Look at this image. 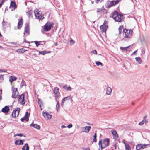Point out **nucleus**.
Returning <instances> with one entry per match:
<instances>
[{
  "label": "nucleus",
  "instance_id": "1",
  "mask_svg": "<svg viewBox=\"0 0 150 150\" xmlns=\"http://www.w3.org/2000/svg\"><path fill=\"white\" fill-rule=\"evenodd\" d=\"M112 18L116 22H120L123 20V15L119 14L116 11L112 13Z\"/></svg>",
  "mask_w": 150,
  "mask_h": 150
},
{
  "label": "nucleus",
  "instance_id": "2",
  "mask_svg": "<svg viewBox=\"0 0 150 150\" xmlns=\"http://www.w3.org/2000/svg\"><path fill=\"white\" fill-rule=\"evenodd\" d=\"M109 139L108 138L103 139L100 140L98 143V145L101 149L106 148L109 144Z\"/></svg>",
  "mask_w": 150,
  "mask_h": 150
},
{
  "label": "nucleus",
  "instance_id": "3",
  "mask_svg": "<svg viewBox=\"0 0 150 150\" xmlns=\"http://www.w3.org/2000/svg\"><path fill=\"white\" fill-rule=\"evenodd\" d=\"M132 30L124 29L123 31V36L125 38L129 39L131 38L132 35Z\"/></svg>",
  "mask_w": 150,
  "mask_h": 150
},
{
  "label": "nucleus",
  "instance_id": "4",
  "mask_svg": "<svg viewBox=\"0 0 150 150\" xmlns=\"http://www.w3.org/2000/svg\"><path fill=\"white\" fill-rule=\"evenodd\" d=\"M53 24L54 23L52 22H47L44 25V27L43 28L45 32L49 31V30H50Z\"/></svg>",
  "mask_w": 150,
  "mask_h": 150
},
{
  "label": "nucleus",
  "instance_id": "5",
  "mask_svg": "<svg viewBox=\"0 0 150 150\" xmlns=\"http://www.w3.org/2000/svg\"><path fill=\"white\" fill-rule=\"evenodd\" d=\"M108 27V23L105 21L103 24L100 26V28L101 32L102 33H104L106 34V31Z\"/></svg>",
  "mask_w": 150,
  "mask_h": 150
},
{
  "label": "nucleus",
  "instance_id": "6",
  "mask_svg": "<svg viewBox=\"0 0 150 150\" xmlns=\"http://www.w3.org/2000/svg\"><path fill=\"white\" fill-rule=\"evenodd\" d=\"M20 111V108H17L16 110H13L12 114V116L13 118L16 117L18 116L19 114V113Z\"/></svg>",
  "mask_w": 150,
  "mask_h": 150
},
{
  "label": "nucleus",
  "instance_id": "7",
  "mask_svg": "<svg viewBox=\"0 0 150 150\" xmlns=\"http://www.w3.org/2000/svg\"><path fill=\"white\" fill-rule=\"evenodd\" d=\"M25 94L23 93L19 96L18 101L21 105H23L25 104V101L24 99Z\"/></svg>",
  "mask_w": 150,
  "mask_h": 150
},
{
  "label": "nucleus",
  "instance_id": "8",
  "mask_svg": "<svg viewBox=\"0 0 150 150\" xmlns=\"http://www.w3.org/2000/svg\"><path fill=\"white\" fill-rule=\"evenodd\" d=\"M12 91V97L13 98H16L18 94L17 89L13 87Z\"/></svg>",
  "mask_w": 150,
  "mask_h": 150
},
{
  "label": "nucleus",
  "instance_id": "9",
  "mask_svg": "<svg viewBox=\"0 0 150 150\" xmlns=\"http://www.w3.org/2000/svg\"><path fill=\"white\" fill-rule=\"evenodd\" d=\"M34 13L35 16L36 18H37L39 20H42L43 18V17L38 12L37 10H35L34 11Z\"/></svg>",
  "mask_w": 150,
  "mask_h": 150
},
{
  "label": "nucleus",
  "instance_id": "10",
  "mask_svg": "<svg viewBox=\"0 0 150 150\" xmlns=\"http://www.w3.org/2000/svg\"><path fill=\"white\" fill-rule=\"evenodd\" d=\"M71 100V102L73 100L71 98V97L70 96H67V97H64L62 100V102L61 103V106L62 107H63L64 105V103L65 101H66Z\"/></svg>",
  "mask_w": 150,
  "mask_h": 150
},
{
  "label": "nucleus",
  "instance_id": "11",
  "mask_svg": "<svg viewBox=\"0 0 150 150\" xmlns=\"http://www.w3.org/2000/svg\"><path fill=\"white\" fill-rule=\"evenodd\" d=\"M91 128L90 126H86L85 127H82L81 129L82 131L86 133H88L89 131Z\"/></svg>",
  "mask_w": 150,
  "mask_h": 150
},
{
  "label": "nucleus",
  "instance_id": "12",
  "mask_svg": "<svg viewBox=\"0 0 150 150\" xmlns=\"http://www.w3.org/2000/svg\"><path fill=\"white\" fill-rule=\"evenodd\" d=\"M10 8H12V11L15 10L17 8V6L14 1H11L10 3Z\"/></svg>",
  "mask_w": 150,
  "mask_h": 150
},
{
  "label": "nucleus",
  "instance_id": "13",
  "mask_svg": "<svg viewBox=\"0 0 150 150\" xmlns=\"http://www.w3.org/2000/svg\"><path fill=\"white\" fill-rule=\"evenodd\" d=\"M105 87L106 93L107 95H110L112 93V89L111 88L108 86H105Z\"/></svg>",
  "mask_w": 150,
  "mask_h": 150
},
{
  "label": "nucleus",
  "instance_id": "14",
  "mask_svg": "<svg viewBox=\"0 0 150 150\" xmlns=\"http://www.w3.org/2000/svg\"><path fill=\"white\" fill-rule=\"evenodd\" d=\"M43 115L44 117L47 119H50L51 118V115L49 114L47 112H43Z\"/></svg>",
  "mask_w": 150,
  "mask_h": 150
},
{
  "label": "nucleus",
  "instance_id": "15",
  "mask_svg": "<svg viewBox=\"0 0 150 150\" xmlns=\"http://www.w3.org/2000/svg\"><path fill=\"white\" fill-rule=\"evenodd\" d=\"M111 132L113 135V139L115 140L117 139L118 138V136L117 133L116 131L115 130L113 129L111 130Z\"/></svg>",
  "mask_w": 150,
  "mask_h": 150
},
{
  "label": "nucleus",
  "instance_id": "16",
  "mask_svg": "<svg viewBox=\"0 0 150 150\" xmlns=\"http://www.w3.org/2000/svg\"><path fill=\"white\" fill-rule=\"evenodd\" d=\"M9 107L6 106L2 109L1 111L4 113H7L9 112Z\"/></svg>",
  "mask_w": 150,
  "mask_h": 150
},
{
  "label": "nucleus",
  "instance_id": "17",
  "mask_svg": "<svg viewBox=\"0 0 150 150\" xmlns=\"http://www.w3.org/2000/svg\"><path fill=\"white\" fill-rule=\"evenodd\" d=\"M18 28L19 29H21V27H22V26L23 24V21L22 19L21 18V19H18Z\"/></svg>",
  "mask_w": 150,
  "mask_h": 150
},
{
  "label": "nucleus",
  "instance_id": "18",
  "mask_svg": "<svg viewBox=\"0 0 150 150\" xmlns=\"http://www.w3.org/2000/svg\"><path fill=\"white\" fill-rule=\"evenodd\" d=\"M24 140H17L15 142V144L16 145H22L23 144V142Z\"/></svg>",
  "mask_w": 150,
  "mask_h": 150
},
{
  "label": "nucleus",
  "instance_id": "19",
  "mask_svg": "<svg viewBox=\"0 0 150 150\" xmlns=\"http://www.w3.org/2000/svg\"><path fill=\"white\" fill-rule=\"evenodd\" d=\"M30 126L31 127H33L38 129H40V125L36 124H34L33 123H32L30 124Z\"/></svg>",
  "mask_w": 150,
  "mask_h": 150
},
{
  "label": "nucleus",
  "instance_id": "20",
  "mask_svg": "<svg viewBox=\"0 0 150 150\" xmlns=\"http://www.w3.org/2000/svg\"><path fill=\"white\" fill-rule=\"evenodd\" d=\"M26 25H27L25 28V32L28 35L30 34V29L29 28L28 24H26Z\"/></svg>",
  "mask_w": 150,
  "mask_h": 150
},
{
  "label": "nucleus",
  "instance_id": "21",
  "mask_svg": "<svg viewBox=\"0 0 150 150\" xmlns=\"http://www.w3.org/2000/svg\"><path fill=\"white\" fill-rule=\"evenodd\" d=\"M9 81L11 83L13 81L17 80V78L15 76H11L9 77Z\"/></svg>",
  "mask_w": 150,
  "mask_h": 150
},
{
  "label": "nucleus",
  "instance_id": "22",
  "mask_svg": "<svg viewBox=\"0 0 150 150\" xmlns=\"http://www.w3.org/2000/svg\"><path fill=\"white\" fill-rule=\"evenodd\" d=\"M63 88L67 91H71V88L70 86L68 87L67 85H64L63 86Z\"/></svg>",
  "mask_w": 150,
  "mask_h": 150
},
{
  "label": "nucleus",
  "instance_id": "23",
  "mask_svg": "<svg viewBox=\"0 0 150 150\" xmlns=\"http://www.w3.org/2000/svg\"><path fill=\"white\" fill-rule=\"evenodd\" d=\"M29 147L28 146V144L26 143L23 147L22 149V150H29Z\"/></svg>",
  "mask_w": 150,
  "mask_h": 150
},
{
  "label": "nucleus",
  "instance_id": "24",
  "mask_svg": "<svg viewBox=\"0 0 150 150\" xmlns=\"http://www.w3.org/2000/svg\"><path fill=\"white\" fill-rule=\"evenodd\" d=\"M125 147V150H130L131 148L130 146L127 143H124Z\"/></svg>",
  "mask_w": 150,
  "mask_h": 150
},
{
  "label": "nucleus",
  "instance_id": "25",
  "mask_svg": "<svg viewBox=\"0 0 150 150\" xmlns=\"http://www.w3.org/2000/svg\"><path fill=\"white\" fill-rule=\"evenodd\" d=\"M135 59L136 60V61L138 62V63L139 64H141L142 62V60L140 57H136L135 58Z\"/></svg>",
  "mask_w": 150,
  "mask_h": 150
},
{
  "label": "nucleus",
  "instance_id": "26",
  "mask_svg": "<svg viewBox=\"0 0 150 150\" xmlns=\"http://www.w3.org/2000/svg\"><path fill=\"white\" fill-rule=\"evenodd\" d=\"M15 52H18L19 53H24L23 49V48L18 49L17 50H16Z\"/></svg>",
  "mask_w": 150,
  "mask_h": 150
},
{
  "label": "nucleus",
  "instance_id": "27",
  "mask_svg": "<svg viewBox=\"0 0 150 150\" xmlns=\"http://www.w3.org/2000/svg\"><path fill=\"white\" fill-rule=\"evenodd\" d=\"M104 9L103 7H102L100 8H98L97 9L96 11L98 13H101Z\"/></svg>",
  "mask_w": 150,
  "mask_h": 150
},
{
  "label": "nucleus",
  "instance_id": "28",
  "mask_svg": "<svg viewBox=\"0 0 150 150\" xmlns=\"http://www.w3.org/2000/svg\"><path fill=\"white\" fill-rule=\"evenodd\" d=\"M59 88L57 87H56L54 88V94H57V93H59Z\"/></svg>",
  "mask_w": 150,
  "mask_h": 150
},
{
  "label": "nucleus",
  "instance_id": "29",
  "mask_svg": "<svg viewBox=\"0 0 150 150\" xmlns=\"http://www.w3.org/2000/svg\"><path fill=\"white\" fill-rule=\"evenodd\" d=\"M93 142H97L96 139V133H95L94 135L93 136Z\"/></svg>",
  "mask_w": 150,
  "mask_h": 150
},
{
  "label": "nucleus",
  "instance_id": "30",
  "mask_svg": "<svg viewBox=\"0 0 150 150\" xmlns=\"http://www.w3.org/2000/svg\"><path fill=\"white\" fill-rule=\"evenodd\" d=\"M32 13V11L31 10L28 11L27 13V15L29 17L31 16Z\"/></svg>",
  "mask_w": 150,
  "mask_h": 150
},
{
  "label": "nucleus",
  "instance_id": "31",
  "mask_svg": "<svg viewBox=\"0 0 150 150\" xmlns=\"http://www.w3.org/2000/svg\"><path fill=\"white\" fill-rule=\"evenodd\" d=\"M57 103L56 105V109L57 110V111H58V110L59 109V101L58 100H57Z\"/></svg>",
  "mask_w": 150,
  "mask_h": 150
},
{
  "label": "nucleus",
  "instance_id": "32",
  "mask_svg": "<svg viewBox=\"0 0 150 150\" xmlns=\"http://www.w3.org/2000/svg\"><path fill=\"white\" fill-rule=\"evenodd\" d=\"M136 148L138 150H139L142 149L141 144H139L137 145L136 146Z\"/></svg>",
  "mask_w": 150,
  "mask_h": 150
},
{
  "label": "nucleus",
  "instance_id": "33",
  "mask_svg": "<svg viewBox=\"0 0 150 150\" xmlns=\"http://www.w3.org/2000/svg\"><path fill=\"white\" fill-rule=\"evenodd\" d=\"M147 116L145 115L142 121L144 122V123H146L148 122V121L146 119Z\"/></svg>",
  "mask_w": 150,
  "mask_h": 150
},
{
  "label": "nucleus",
  "instance_id": "34",
  "mask_svg": "<svg viewBox=\"0 0 150 150\" xmlns=\"http://www.w3.org/2000/svg\"><path fill=\"white\" fill-rule=\"evenodd\" d=\"M130 47V46H129L126 47H120V50H122V52H124L125 50V49H126V48H129Z\"/></svg>",
  "mask_w": 150,
  "mask_h": 150
},
{
  "label": "nucleus",
  "instance_id": "35",
  "mask_svg": "<svg viewBox=\"0 0 150 150\" xmlns=\"http://www.w3.org/2000/svg\"><path fill=\"white\" fill-rule=\"evenodd\" d=\"M47 51H40L39 52V53L40 54L42 55H44L46 54H47Z\"/></svg>",
  "mask_w": 150,
  "mask_h": 150
},
{
  "label": "nucleus",
  "instance_id": "36",
  "mask_svg": "<svg viewBox=\"0 0 150 150\" xmlns=\"http://www.w3.org/2000/svg\"><path fill=\"white\" fill-rule=\"evenodd\" d=\"M123 28L122 26H120L119 28V34H120L121 33L122 30Z\"/></svg>",
  "mask_w": 150,
  "mask_h": 150
},
{
  "label": "nucleus",
  "instance_id": "37",
  "mask_svg": "<svg viewBox=\"0 0 150 150\" xmlns=\"http://www.w3.org/2000/svg\"><path fill=\"white\" fill-rule=\"evenodd\" d=\"M96 64L97 65V66H99V65H101V66H103V64L102 63L100 62L99 61H96L95 62Z\"/></svg>",
  "mask_w": 150,
  "mask_h": 150
},
{
  "label": "nucleus",
  "instance_id": "38",
  "mask_svg": "<svg viewBox=\"0 0 150 150\" xmlns=\"http://www.w3.org/2000/svg\"><path fill=\"white\" fill-rule=\"evenodd\" d=\"M149 144H141L142 149H143L144 148H146L147 147V146H149Z\"/></svg>",
  "mask_w": 150,
  "mask_h": 150
},
{
  "label": "nucleus",
  "instance_id": "39",
  "mask_svg": "<svg viewBox=\"0 0 150 150\" xmlns=\"http://www.w3.org/2000/svg\"><path fill=\"white\" fill-rule=\"evenodd\" d=\"M97 53V52L96 50H94L90 52V53L91 55H92L93 54H96Z\"/></svg>",
  "mask_w": 150,
  "mask_h": 150
},
{
  "label": "nucleus",
  "instance_id": "40",
  "mask_svg": "<svg viewBox=\"0 0 150 150\" xmlns=\"http://www.w3.org/2000/svg\"><path fill=\"white\" fill-rule=\"evenodd\" d=\"M55 98L56 100H57V99L58 98H59V97L60 96V94L59 93H57V94H55Z\"/></svg>",
  "mask_w": 150,
  "mask_h": 150
},
{
  "label": "nucleus",
  "instance_id": "41",
  "mask_svg": "<svg viewBox=\"0 0 150 150\" xmlns=\"http://www.w3.org/2000/svg\"><path fill=\"white\" fill-rule=\"evenodd\" d=\"M75 43V41L73 40L72 39H71L70 41V45L71 46L73 45Z\"/></svg>",
  "mask_w": 150,
  "mask_h": 150
},
{
  "label": "nucleus",
  "instance_id": "42",
  "mask_svg": "<svg viewBox=\"0 0 150 150\" xmlns=\"http://www.w3.org/2000/svg\"><path fill=\"white\" fill-rule=\"evenodd\" d=\"M115 2L114 1H112L110 2L109 5V6L110 7L114 5H115Z\"/></svg>",
  "mask_w": 150,
  "mask_h": 150
},
{
  "label": "nucleus",
  "instance_id": "43",
  "mask_svg": "<svg viewBox=\"0 0 150 150\" xmlns=\"http://www.w3.org/2000/svg\"><path fill=\"white\" fill-rule=\"evenodd\" d=\"M28 120H29V119L28 118H25V117H24L21 118L20 120L21 121L23 122V121L24 120H25L26 121H28Z\"/></svg>",
  "mask_w": 150,
  "mask_h": 150
},
{
  "label": "nucleus",
  "instance_id": "44",
  "mask_svg": "<svg viewBox=\"0 0 150 150\" xmlns=\"http://www.w3.org/2000/svg\"><path fill=\"white\" fill-rule=\"evenodd\" d=\"M33 42H34L35 44L37 47H38L39 45H40V43H39L37 41H35Z\"/></svg>",
  "mask_w": 150,
  "mask_h": 150
},
{
  "label": "nucleus",
  "instance_id": "45",
  "mask_svg": "<svg viewBox=\"0 0 150 150\" xmlns=\"http://www.w3.org/2000/svg\"><path fill=\"white\" fill-rule=\"evenodd\" d=\"M29 115V114H28V112H26L25 113V115L24 117L25 118H28V116Z\"/></svg>",
  "mask_w": 150,
  "mask_h": 150
},
{
  "label": "nucleus",
  "instance_id": "46",
  "mask_svg": "<svg viewBox=\"0 0 150 150\" xmlns=\"http://www.w3.org/2000/svg\"><path fill=\"white\" fill-rule=\"evenodd\" d=\"M3 72H7V71L6 70L0 69V73Z\"/></svg>",
  "mask_w": 150,
  "mask_h": 150
},
{
  "label": "nucleus",
  "instance_id": "47",
  "mask_svg": "<svg viewBox=\"0 0 150 150\" xmlns=\"http://www.w3.org/2000/svg\"><path fill=\"white\" fill-rule=\"evenodd\" d=\"M38 103L40 107H41L42 104V102L41 101H40L38 99Z\"/></svg>",
  "mask_w": 150,
  "mask_h": 150
},
{
  "label": "nucleus",
  "instance_id": "48",
  "mask_svg": "<svg viewBox=\"0 0 150 150\" xmlns=\"http://www.w3.org/2000/svg\"><path fill=\"white\" fill-rule=\"evenodd\" d=\"M103 0H95V1L96 3H98L101 2Z\"/></svg>",
  "mask_w": 150,
  "mask_h": 150
},
{
  "label": "nucleus",
  "instance_id": "49",
  "mask_svg": "<svg viewBox=\"0 0 150 150\" xmlns=\"http://www.w3.org/2000/svg\"><path fill=\"white\" fill-rule=\"evenodd\" d=\"M145 50L144 49H143L142 50L141 53L142 54H145Z\"/></svg>",
  "mask_w": 150,
  "mask_h": 150
},
{
  "label": "nucleus",
  "instance_id": "50",
  "mask_svg": "<svg viewBox=\"0 0 150 150\" xmlns=\"http://www.w3.org/2000/svg\"><path fill=\"white\" fill-rule=\"evenodd\" d=\"M4 0H2L1 2L0 3V8L3 5L4 3Z\"/></svg>",
  "mask_w": 150,
  "mask_h": 150
},
{
  "label": "nucleus",
  "instance_id": "51",
  "mask_svg": "<svg viewBox=\"0 0 150 150\" xmlns=\"http://www.w3.org/2000/svg\"><path fill=\"white\" fill-rule=\"evenodd\" d=\"M23 134H22V133H20V134H16V135H15L14 136V137H15L16 136H20V137H22V136H23Z\"/></svg>",
  "mask_w": 150,
  "mask_h": 150
},
{
  "label": "nucleus",
  "instance_id": "52",
  "mask_svg": "<svg viewBox=\"0 0 150 150\" xmlns=\"http://www.w3.org/2000/svg\"><path fill=\"white\" fill-rule=\"evenodd\" d=\"M72 127V125L71 124H70L68 125L67 126V127L69 128H71Z\"/></svg>",
  "mask_w": 150,
  "mask_h": 150
},
{
  "label": "nucleus",
  "instance_id": "53",
  "mask_svg": "<svg viewBox=\"0 0 150 150\" xmlns=\"http://www.w3.org/2000/svg\"><path fill=\"white\" fill-rule=\"evenodd\" d=\"M144 122L143 121H142L141 122H139V125H142L143 124H144Z\"/></svg>",
  "mask_w": 150,
  "mask_h": 150
},
{
  "label": "nucleus",
  "instance_id": "54",
  "mask_svg": "<svg viewBox=\"0 0 150 150\" xmlns=\"http://www.w3.org/2000/svg\"><path fill=\"white\" fill-rule=\"evenodd\" d=\"M4 75H0V80H3L4 79L3 76Z\"/></svg>",
  "mask_w": 150,
  "mask_h": 150
},
{
  "label": "nucleus",
  "instance_id": "55",
  "mask_svg": "<svg viewBox=\"0 0 150 150\" xmlns=\"http://www.w3.org/2000/svg\"><path fill=\"white\" fill-rule=\"evenodd\" d=\"M119 1V0H116L115 1H114L115 2V5H116V4H117Z\"/></svg>",
  "mask_w": 150,
  "mask_h": 150
},
{
  "label": "nucleus",
  "instance_id": "56",
  "mask_svg": "<svg viewBox=\"0 0 150 150\" xmlns=\"http://www.w3.org/2000/svg\"><path fill=\"white\" fill-rule=\"evenodd\" d=\"M130 51H131V50L128 49V48H126V49H125V51H126V52H127V51L130 52Z\"/></svg>",
  "mask_w": 150,
  "mask_h": 150
},
{
  "label": "nucleus",
  "instance_id": "57",
  "mask_svg": "<svg viewBox=\"0 0 150 150\" xmlns=\"http://www.w3.org/2000/svg\"><path fill=\"white\" fill-rule=\"evenodd\" d=\"M23 85H24V82H23V81L21 83V87H22L23 86Z\"/></svg>",
  "mask_w": 150,
  "mask_h": 150
},
{
  "label": "nucleus",
  "instance_id": "58",
  "mask_svg": "<svg viewBox=\"0 0 150 150\" xmlns=\"http://www.w3.org/2000/svg\"><path fill=\"white\" fill-rule=\"evenodd\" d=\"M61 127L62 128H64L66 127L64 125H62L61 126Z\"/></svg>",
  "mask_w": 150,
  "mask_h": 150
},
{
  "label": "nucleus",
  "instance_id": "59",
  "mask_svg": "<svg viewBox=\"0 0 150 150\" xmlns=\"http://www.w3.org/2000/svg\"><path fill=\"white\" fill-rule=\"evenodd\" d=\"M84 150H90V149L89 148H84L83 149Z\"/></svg>",
  "mask_w": 150,
  "mask_h": 150
},
{
  "label": "nucleus",
  "instance_id": "60",
  "mask_svg": "<svg viewBox=\"0 0 150 150\" xmlns=\"http://www.w3.org/2000/svg\"><path fill=\"white\" fill-rule=\"evenodd\" d=\"M137 50H136V51H134V52H133V53L131 54V55H133V54H135V53H136L137 52Z\"/></svg>",
  "mask_w": 150,
  "mask_h": 150
},
{
  "label": "nucleus",
  "instance_id": "61",
  "mask_svg": "<svg viewBox=\"0 0 150 150\" xmlns=\"http://www.w3.org/2000/svg\"><path fill=\"white\" fill-rule=\"evenodd\" d=\"M47 53H50V52H50V51H47Z\"/></svg>",
  "mask_w": 150,
  "mask_h": 150
},
{
  "label": "nucleus",
  "instance_id": "62",
  "mask_svg": "<svg viewBox=\"0 0 150 150\" xmlns=\"http://www.w3.org/2000/svg\"><path fill=\"white\" fill-rule=\"evenodd\" d=\"M55 46H57V43L56 42L55 43Z\"/></svg>",
  "mask_w": 150,
  "mask_h": 150
},
{
  "label": "nucleus",
  "instance_id": "63",
  "mask_svg": "<svg viewBox=\"0 0 150 150\" xmlns=\"http://www.w3.org/2000/svg\"><path fill=\"white\" fill-rule=\"evenodd\" d=\"M27 50H24L23 49V51H24V52H25V51H27Z\"/></svg>",
  "mask_w": 150,
  "mask_h": 150
},
{
  "label": "nucleus",
  "instance_id": "64",
  "mask_svg": "<svg viewBox=\"0 0 150 150\" xmlns=\"http://www.w3.org/2000/svg\"><path fill=\"white\" fill-rule=\"evenodd\" d=\"M1 95L0 94V100H1Z\"/></svg>",
  "mask_w": 150,
  "mask_h": 150
}]
</instances>
